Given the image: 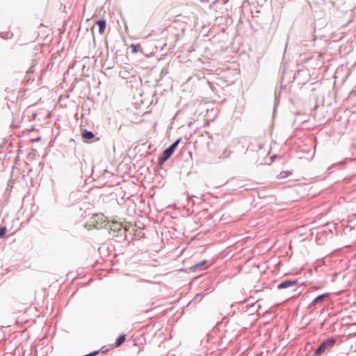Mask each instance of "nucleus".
Wrapping results in <instances>:
<instances>
[{
	"mask_svg": "<svg viewBox=\"0 0 356 356\" xmlns=\"http://www.w3.org/2000/svg\"><path fill=\"white\" fill-rule=\"evenodd\" d=\"M107 218L102 213H95L90 219L88 225L96 229H102L108 225Z\"/></svg>",
	"mask_w": 356,
	"mask_h": 356,
	"instance_id": "nucleus-1",
	"label": "nucleus"
},
{
	"mask_svg": "<svg viewBox=\"0 0 356 356\" xmlns=\"http://www.w3.org/2000/svg\"><path fill=\"white\" fill-rule=\"evenodd\" d=\"M181 139H177L169 147H168L163 152L162 156L159 158L160 163H164L173 154L175 149L179 143Z\"/></svg>",
	"mask_w": 356,
	"mask_h": 356,
	"instance_id": "nucleus-2",
	"label": "nucleus"
},
{
	"mask_svg": "<svg viewBox=\"0 0 356 356\" xmlns=\"http://www.w3.org/2000/svg\"><path fill=\"white\" fill-rule=\"evenodd\" d=\"M335 343V339L332 338L324 341L316 349L314 354V356H321L325 351L326 348L332 347Z\"/></svg>",
	"mask_w": 356,
	"mask_h": 356,
	"instance_id": "nucleus-3",
	"label": "nucleus"
},
{
	"mask_svg": "<svg viewBox=\"0 0 356 356\" xmlns=\"http://www.w3.org/2000/svg\"><path fill=\"white\" fill-rule=\"evenodd\" d=\"M108 232L111 234L115 235L116 233L119 232L122 227V225L116 221H112L111 222H108Z\"/></svg>",
	"mask_w": 356,
	"mask_h": 356,
	"instance_id": "nucleus-4",
	"label": "nucleus"
},
{
	"mask_svg": "<svg viewBox=\"0 0 356 356\" xmlns=\"http://www.w3.org/2000/svg\"><path fill=\"white\" fill-rule=\"evenodd\" d=\"M298 281L297 280H286V281H284L282 283H280L278 286H277V289H286V288H288V287H291V286H296L298 284Z\"/></svg>",
	"mask_w": 356,
	"mask_h": 356,
	"instance_id": "nucleus-5",
	"label": "nucleus"
},
{
	"mask_svg": "<svg viewBox=\"0 0 356 356\" xmlns=\"http://www.w3.org/2000/svg\"><path fill=\"white\" fill-rule=\"evenodd\" d=\"M293 174V171L290 170H283L277 176L278 179H284L290 177Z\"/></svg>",
	"mask_w": 356,
	"mask_h": 356,
	"instance_id": "nucleus-6",
	"label": "nucleus"
},
{
	"mask_svg": "<svg viewBox=\"0 0 356 356\" xmlns=\"http://www.w3.org/2000/svg\"><path fill=\"white\" fill-rule=\"evenodd\" d=\"M96 24L98 25L99 33L103 34L104 33L105 29H106V20H104V19L98 20L96 22Z\"/></svg>",
	"mask_w": 356,
	"mask_h": 356,
	"instance_id": "nucleus-7",
	"label": "nucleus"
},
{
	"mask_svg": "<svg viewBox=\"0 0 356 356\" xmlns=\"http://www.w3.org/2000/svg\"><path fill=\"white\" fill-rule=\"evenodd\" d=\"M82 137L83 139L88 140L94 138V134L91 131L84 129L82 133Z\"/></svg>",
	"mask_w": 356,
	"mask_h": 356,
	"instance_id": "nucleus-8",
	"label": "nucleus"
},
{
	"mask_svg": "<svg viewBox=\"0 0 356 356\" xmlns=\"http://www.w3.org/2000/svg\"><path fill=\"white\" fill-rule=\"evenodd\" d=\"M125 341V336L124 335H120L115 341V345L117 347L120 346L121 344L124 343Z\"/></svg>",
	"mask_w": 356,
	"mask_h": 356,
	"instance_id": "nucleus-9",
	"label": "nucleus"
},
{
	"mask_svg": "<svg viewBox=\"0 0 356 356\" xmlns=\"http://www.w3.org/2000/svg\"><path fill=\"white\" fill-rule=\"evenodd\" d=\"M206 263H207V261L204 260V261L199 262V263L193 265V266H191V269L193 270H195L198 269L199 268H200L201 266H204Z\"/></svg>",
	"mask_w": 356,
	"mask_h": 356,
	"instance_id": "nucleus-10",
	"label": "nucleus"
},
{
	"mask_svg": "<svg viewBox=\"0 0 356 356\" xmlns=\"http://www.w3.org/2000/svg\"><path fill=\"white\" fill-rule=\"evenodd\" d=\"M327 296V294H322V295H320L318 296H317L314 300H313V304L314 305H316L317 304L318 302L321 301L325 297Z\"/></svg>",
	"mask_w": 356,
	"mask_h": 356,
	"instance_id": "nucleus-11",
	"label": "nucleus"
},
{
	"mask_svg": "<svg viewBox=\"0 0 356 356\" xmlns=\"http://www.w3.org/2000/svg\"><path fill=\"white\" fill-rule=\"evenodd\" d=\"M6 228L5 227H2L0 228V237H3L6 234Z\"/></svg>",
	"mask_w": 356,
	"mask_h": 356,
	"instance_id": "nucleus-12",
	"label": "nucleus"
},
{
	"mask_svg": "<svg viewBox=\"0 0 356 356\" xmlns=\"http://www.w3.org/2000/svg\"><path fill=\"white\" fill-rule=\"evenodd\" d=\"M131 47H132V52L133 53H136V52L138 51L137 46L132 44Z\"/></svg>",
	"mask_w": 356,
	"mask_h": 356,
	"instance_id": "nucleus-13",
	"label": "nucleus"
}]
</instances>
